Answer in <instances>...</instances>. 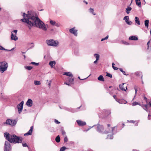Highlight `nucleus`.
Returning <instances> with one entry per match:
<instances>
[{
    "instance_id": "nucleus-1",
    "label": "nucleus",
    "mask_w": 151,
    "mask_h": 151,
    "mask_svg": "<svg viewBox=\"0 0 151 151\" xmlns=\"http://www.w3.org/2000/svg\"><path fill=\"white\" fill-rule=\"evenodd\" d=\"M22 16L23 18L21 21L26 23V25L29 29L33 26H35L44 31H46L47 29L44 23L39 19L35 12L33 11H28L26 14L23 13Z\"/></svg>"
},
{
    "instance_id": "nucleus-2",
    "label": "nucleus",
    "mask_w": 151,
    "mask_h": 151,
    "mask_svg": "<svg viewBox=\"0 0 151 151\" xmlns=\"http://www.w3.org/2000/svg\"><path fill=\"white\" fill-rule=\"evenodd\" d=\"M4 136L6 139L11 143H21L22 141V138H20L15 134L9 135L8 133L6 132L4 134Z\"/></svg>"
},
{
    "instance_id": "nucleus-3",
    "label": "nucleus",
    "mask_w": 151,
    "mask_h": 151,
    "mask_svg": "<svg viewBox=\"0 0 151 151\" xmlns=\"http://www.w3.org/2000/svg\"><path fill=\"white\" fill-rule=\"evenodd\" d=\"M8 65L5 61L0 62V72L3 73L7 70Z\"/></svg>"
},
{
    "instance_id": "nucleus-4",
    "label": "nucleus",
    "mask_w": 151,
    "mask_h": 151,
    "mask_svg": "<svg viewBox=\"0 0 151 151\" xmlns=\"http://www.w3.org/2000/svg\"><path fill=\"white\" fill-rule=\"evenodd\" d=\"M46 43L48 45L53 47H56L59 44V42L52 39L47 40L46 41Z\"/></svg>"
},
{
    "instance_id": "nucleus-5",
    "label": "nucleus",
    "mask_w": 151,
    "mask_h": 151,
    "mask_svg": "<svg viewBox=\"0 0 151 151\" xmlns=\"http://www.w3.org/2000/svg\"><path fill=\"white\" fill-rule=\"evenodd\" d=\"M109 128L108 129L105 130L104 131V127L102 125H101L99 124H98L97 125V131L99 132L102 133V134H108L109 133V131L108 130Z\"/></svg>"
},
{
    "instance_id": "nucleus-6",
    "label": "nucleus",
    "mask_w": 151,
    "mask_h": 151,
    "mask_svg": "<svg viewBox=\"0 0 151 151\" xmlns=\"http://www.w3.org/2000/svg\"><path fill=\"white\" fill-rule=\"evenodd\" d=\"M5 123L6 124L10 125L12 126H13L16 124L17 121L15 120L7 119Z\"/></svg>"
},
{
    "instance_id": "nucleus-7",
    "label": "nucleus",
    "mask_w": 151,
    "mask_h": 151,
    "mask_svg": "<svg viewBox=\"0 0 151 151\" xmlns=\"http://www.w3.org/2000/svg\"><path fill=\"white\" fill-rule=\"evenodd\" d=\"M11 150V145L8 141L5 142L4 151H10Z\"/></svg>"
},
{
    "instance_id": "nucleus-8",
    "label": "nucleus",
    "mask_w": 151,
    "mask_h": 151,
    "mask_svg": "<svg viewBox=\"0 0 151 151\" xmlns=\"http://www.w3.org/2000/svg\"><path fill=\"white\" fill-rule=\"evenodd\" d=\"M24 103V101H22L17 106V108L18 109L19 114H20L22 110Z\"/></svg>"
},
{
    "instance_id": "nucleus-9",
    "label": "nucleus",
    "mask_w": 151,
    "mask_h": 151,
    "mask_svg": "<svg viewBox=\"0 0 151 151\" xmlns=\"http://www.w3.org/2000/svg\"><path fill=\"white\" fill-rule=\"evenodd\" d=\"M50 24L52 25L58 27L61 26V24L60 23L56 22L51 20L50 21Z\"/></svg>"
},
{
    "instance_id": "nucleus-10",
    "label": "nucleus",
    "mask_w": 151,
    "mask_h": 151,
    "mask_svg": "<svg viewBox=\"0 0 151 151\" xmlns=\"http://www.w3.org/2000/svg\"><path fill=\"white\" fill-rule=\"evenodd\" d=\"M69 32L73 34L75 36H77V30L75 29V27L70 29Z\"/></svg>"
},
{
    "instance_id": "nucleus-11",
    "label": "nucleus",
    "mask_w": 151,
    "mask_h": 151,
    "mask_svg": "<svg viewBox=\"0 0 151 151\" xmlns=\"http://www.w3.org/2000/svg\"><path fill=\"white\" fill-rule=\"evenodd\" d=\"M120 88L122 91H126L127 89V86L125 83L119 85Z\"/></svg>"
},
{
    "instance_id": "nucleus-12",
    "label": "nucleus",
    "mask_w": 151,
    "mask_h": 151,
    "mask_svg": "<svg viewBox=\"0 0 151 151\" xmlns=\"http://www.w3.org/2000/svg\"><path fill=\"white\" fill-rule=\"evenodd\" d=\"M26 105L29 107H31L33 104V101L32 99H29L26 103Z\"/></svg>"
},
{
    "instance_id": "nucleus-13",
    "label": "nucleus",
    "mask_w": 151,
    "mask_h": 151,
    "mask_svg": "<svg viewBox=\"0 0 151 151\" xmlns=\"http://www.w3.org/2000/svg\"><path fill=\"white\" fill-rule=\"evenodd\" d=\"M11 36V39L12 40L16 41L18 39V37L17 36L16 34H14L12 32Z\"/></svg>"
},
{
    "instance_id": "nucleus-14",
    "label": "nucleus",
    "mask_w": 151,
    "mask_h": 151,
    "mask_svg": "<svg viewBox=\"0 0 151 151\" xmlns=\"http://www.w3.org/2000/svg\"><path fill=\"white\" fill-rule=\"evenodd\" d=\"M33 129V126H32L29 130V131H28L27 133L25 134H24V136H26L29 135H31L32 134V131Z\"/></svg>"
},
{
    "instance_id": "nucleus-15",
    "label": "nucleus",
    "mask_w": 151,
    "mask_h": 151,
    "mask_svg": "<svg viewBox=\"0 0 151 151\" xmlns=\"http://www.w3.org/2000/svg\"><path fill=\"white\" fill-rule=\"evenodd\" d=\"M76 122L80 126H83L86 124L85 122H83L80 120H77Z\"/></svg>"
},
{
    "instance_id": "nucleus-16",
    "label": "nucleus",
    "mask_w": 151,
    "mask_h": 151,
    "mask_svg": "<svg viewBox=\"0 0 151 151\" xmlns=\"http://www.w3.org/2000/svg\"><path fill=\"white\" fill-rule=\"evenodd\" d=\"M116 101L121 104H126L127 103L126 101L122 99H116Z\"/></svg>"
},
{
    "instance_id": "nucleus-17",
    "label": "nucleus",
    "mask_w": 151,
    "mask_h": 151,
    "mask_svg": "<svg viewBox=\"0 0 151 151\" xmlns=\"http://www.w3.org/2000/svg\"><path fill=\"white\" fill-rule=\"evenodd\" d=\"M116 128V127H114L112 128V134L110 136V137L109 138L111 139H113V135L114 133H115L116 132V131H114V129Z\"/></svg>"
},
{
    "instance_id": "nucleus-18",
    "label": "nucleus",
    "mask_w": 151,
    "mask_h": 151,
    "mask_svg": "<svg viewBox=\"0 0 151 151\" xmlns=\"http://www.w3.org/2000/svg\"><path fill=\"white\" fill-rule=\"evenodd\" d=\"M129 39V40H138V38L135 36H132L130 37Z\"/></svg>"
},
{
    "instance_id": "nucleus-19",
    "label": "nucleus",
    "mask_w": 151,
    "mask_h": 151,
    "mask_svg": "<svg viewBox=\"0 0 151 151\" xmlns=\"http://www.w3.org/2000/svg\"><path fill=\"white\" fill-rule=\"evenodd\" d=\"M63 75L70 77H72L73 75L71 72H64L63 73Z\"/></svg>"
},
{
    "instance_id": "nucleus-20",
    "label": "nucleus",
    "mask_w": 151,
    "mask_h": 151,
    "mask_svg": "<svg viewBox=\"0 0 151 151\" xmlns=\"http://www.w3.org/2000/svg\"><path fill=\"white\" fill-rule=\"evenodd\" d=\"M56 64L55 62V61H51L49 63V65L52 68Z\"/></svg>"
},
{
    "instance_id": "nucleus-21",
    "label": "nucleus",
    "mask_w": 151,
    "mask_h": 151,
    "mask_svg": "<svg viewBox=\"0 0 151 151\" xmlns=\"http://www.w3.org/2000/svg\"><path fill=\"white\" fill-rule=\"evenodd\" d=\"M135 22L138 25H140V23L139 20V18L137 17H135Z\"/></svg>"
},
{
    "instance_id": "nucleus-22",
    "label": "nucleus",
    "mask_w": 151,
    "mask_h": 151,
    "mask_svg": "<svg viewBox=\"0 0 151 151\" xmlns=\"http://www.w3.org/2000/svg\"><path fill=\"white\" fill-rule=\"evenodd\" d=\"M98 79L100 81H104V79L103 76L101 75H100L98 78Z\"/></svg>"
},
{
    "instance_id": "nucleus-23",
    "label": "nucleus",
    "mask_w": 151,
    "mask_h": 151,
    "mask_svg": "<svg viewBox=\"0 0 151 151\" xmlns=\"http://www.w3.org/2000/svg\"><path fill=\"white\" fill-rule=\"evenodd\" d=\"M149 23V21L148 19L146 20L145 21V27H146L147 28L148 27Z\"/></svg>"
},
{
    "instance_id": "nucleus-24",
    "label": "nucleus",
    "mask_w": 151,
    "mask_h": 151,
    "mask_svg": "<svg viewBox=\"0 0 151 151\" xmlns=\"http://www.w3.org/2000/svg\"><path fill=\"white\" fill-rule=\"evenodd\" d=\"M74 78H69L68 82L70 83L73 84L74 83Z\"/></svg>"
},
{
    "instance_id": "nucleus-25",
    "label": "nucleus",
    "mask_w": 151,
    "mask_h": 151,
    "mask_svg": "<svg viewBox=\"0 0 151 151\" xmlns=\"http://www.w3.org/2000/svg\"><path fill=\"white\" fill-rule=\"evenodd\" d=\"M132 10V8L129 6H127L126 9V12L127 14L129 13L130 11Z\"/></svg>"
},
{
    "instance_id": "nucleus-26",
    "label": "nucleus",
    "mask_w": 151,
    "mask_h": 151,
    "mask_svg": "<svg viewBox=\"0 0 151 151\" xmlns=\"http://www.w3.org/2000/svg\"><path fill=\"white\" fill-rule=\"evenodd\" d=\"M55 141L58 143L60 142V138L59 135H58L55 138Z\"/></svg>"
},
{
    "instance_id": "nucleus-27",
    "label": "nucleus",
    "mask_w": 151,
    "mask_h": 151,
    "mask_svg": "<svg viewBox=\"0 0 151 151\" xmlns=\"http://www.w3.org/2000/svg\"><path fill=\"white\" fill-rule=\"evenodd\" d=\"M25 69L28 70H30L32 68V67L30 66H25L24 67Z\"/></svg>"
},
{
    "instance_id": "nucleus-28",
    "label": "nucleus",
    "mask_w": 151,
    "mask_h": 151,
    "mask_svg": "<svg viewBox=\"0 0 151 151\" xmlns=\"http://www.w3.org/2000/svg\"><path fill=\"white\" fill-rule=\"evenodd\" d=\"M94 56L96 58V60H99V55L98 54H95L94 55Z\"/></svg>"
},
{
    "instance_id": "nucleus-29",
    "label": "nucleus",
    "mask_w": 151,
    "mask_h": 151,
    "mask_svg": "<svg viewBox=\"0 0 151 151\" xmlns=\"http://www.w3.org/2000/svg\"><path fill=\"white\" fill-rule=\"evenodd\" d=\"M140 1V0H135L136 4L139 7L141 6V2Z\"/></svg>"
},
{
    "instance_id": "nucleus-30",
    "label": "nucleus",
    "mask_w": 151,
    "mask_h": 151,
    "mask_svg": "<svg viewBox=\"0 0 151 151\" xmlns=\"http://www.w3.org/2000/svg\"><path fill=\"white\" fill-rule=\"evenodd\" d=\"M89 11L93 15H95L96 14L93 12L94 10L93 9L91 8L89 9Z\"/></svg>"
},
{
    "instance_id": "nucleus-31",
    "label": "nucleus",
    "mask_w": 151,
    "mask_h": 151,
    "mask_svg": "<svg viewBox=\"0 0 151 151\" xmlns=\"http://www.w3.org/2000/svg\"><path fill=\"white\" fill-rule=\"evenodd\" d=\"M34 84L35 85H40L41 83L39 81H34Z\"/></svg>"
},
{
    "instance_id": "nucleus-32",
    "label": "nucleus",
    "mask_w": 151,
    "mask_h": 151,
    "mask_svg": "<svg viewBox=\"0 0 151 151\" xmlns=\"http://www.w3.org/2000/svg\"><path fill=\"white\" fill-rule=\"evenodd\" d=\"M147 106V104H145L144 105V107L143 108V109L147 111H148Z\"/></svg>"
},
{
    "instance_id": "nucleus-33",
    "label": "nucleus",
    "mask_w": 151,
    "mask_h": 151,
    "mask_svg": "<svg viewBox=\"0 0 151 151\" xmlns=\"http://www.w3.org/2000/svg\"><path fill=\"white\" fill-rule=\"evenodd\" d=\"M129 19V17L128 16H125L124 18V20H125V22L128 21Z\"/></svg>"
},
{
    "instance_id": "nucleus-34",
    "label": "nucleus",
    "mask_w": 151,
    "mask_h": 151,
    "mask_svg": "<svg viewBox=\"0 0 151 151\" xmlns=\"http://www.w3.org/2000/svg\"><path fill=\"white\" fill-rule=\"evenodd\" d=\"M30 64L34 65L36 66H37L39 65V63H35L34 62H32Z\"/></svg>"
},
{
    "instance_id": "nucleus-35",
    "label": "nucleus",
    "mask_w": 151,
    "mask_h": 151,
    "mask_svg": "<svg viewBox=\"0 0 151 151\" xmlns=\"http://www.w3.org/2000/svg\"><path fill=\"white\" fill-rule=\"evenodd\" d=\"M66 149L65 147H63L61 148L60 151H64Z\"/></svg>"
},
{
    "instance_id": "nucleus-36",
    "label": "nucleus",
    "mask_w": 151,
    "mask_h": 151,
    "mask_svg": "<svg viewBox=\"0 0 151 151\" xmlns=\"http://www.w3.org/2000/svg\"><path fill=\"white\" fill-rule=\"evenodd\" d=\"M106 76H107L108 77H109L110 78H112V75L110 73H107V74H106Z\"/></svg>"
},
{
    "instance_id": "nucleus-37",
    "label": "nucleus",
    "mask_w": 151,
    "mask_h": 151,
    "mask_svg": "<svg viewBox=\"0 0 151 151\" xmlns=\"http://www.w3.org/2000/svg\"><path fill=\"white\" fill-rule=\"evenodd\" d=\"M137 105H139V103L136 102H134L132 103V106H134Z\"/></svg>"
},
{
    "instance_id": "nucleus-38",
    "label": "nucleus",
    "mask_w": 151,
    "mask_h": 151,
    "mask_svg": "<svg viewBox=\"0 0 151 151\" xmlns=\"http://www.w3.org/2000/svg\"><path fill=\"white\" fill-rule=\"evenodd\" d=\"M122 43L123 44L125 45H129V44L127 42H126L124 41H122Z\"/></svg>"
},
{
    "instance_id": "nucleus-39",
    "label": "nucleus",
    "mask_w": 151,
    "mask_h": 151,
    "mask_svg": "<svg viewBox=\"0 0 151 151\" xmlns=\"http://www.w3.org/2000/svg\"><path fill=\"white\" fill-rule=\"evenodd\" d=\"M127 24H129V25H131L132 24V22L131 21H127V22H126Z\"/></svg>"
},
{
    "instance_id": "nucleus-40",
    "label": "nucleus",
    "mask_w": 151,
    "mask_h": 151,
    "mask_svg": "<svg viewBox=\"0 0 151 151\" xmlns=\"http://www.w3.org/2000/svg\"><path fill=\"white\" fill-rule=\"evenodd\" d=\"M64 140L65 142H67L68 141V139L67 137H65L64 138Z\"/></svg>"
},
{
    "instance_id": "nucleus-41",
    "label": "nucleus",
    "mask_w": 151,
    "mask_h": 151,
    "mask_svg": "<svg viewBox=\"0 0 151 151\" xmlns=\"http://www.w3.org/2000/svg\"><path fill=\"white\" fill-rule=\"evenodd\" d=\"M134 89H135V96L134 97H135L136 96V95L137 94V88H134Z\"/></svg>"
},
{
    "instance_id": "nucleus-42",
    "label": "nucleus",
    "mask_w": 151,
    "mask_h": 151,
    "mask_svg": "<svg viewBox=\"0 0 151 151\" xmlns=\"http://www.w3.org/2000/svg\"><path fill=\"white\" fill-rule=\"evenodd\" d=\"M61 133H62V134L63 135H64L65 134V132L63 130H62Z\"/></svg>"
},
{
    "instance_id": "nucleus-43",
    "label": "nucleus",
    "mask_w": 151,
    "mask_h": 151,
    "mask_svg": "<svg viewBox=\"0 0 151 151\" xmlns=\"http://www.w3.org/2000/svg\"><path fill=\"white\" fill-rule=\"evenodd\" d=\"M55 122L57 124H58L60 123V122H58V121L56 119H55Z\"/></svg>"
},
{
    "instance_id": "nucleus-44",
    "label": "nucleus",
    "mask_w": 151,
    "mask_h": 151,
    "mask_svg": "<svg viewBox=\"0 0 151 151\" xmlns=\"http://www.w3.org/2000/svg\"><path fill=\"white\" fill-rule=\"evenodd\" d=\"M22 146L23 147H28V146L26 143H23Z\"/></svg>"
},
{
    "instance_id": "nucleus-45",
    "label": "nucleus",
    "mask_w": 151,
    "mask_h": 151,
    "mask_svg": "<svg viewBox=\"0 0 151 151\" xmlns=\"http://www.w3.org/2000/svg\"><path fill=\"white\" fill-rule=\"evenodd\" d=\"M17 30H13L12 32V33L13 32H14L15 33V34H16V35H17Z\"/></svg>"
},
{
    "instance_id": "nucleus-46",
    "label": "nucleus",
    "mask_w": 151,
    "mask_h": 151,
    "mask_svg": "<svg viewBox=\"0 0 151 151\" xmlns=\"http://www.w3.org/2000/svg\"><path fill=\"white\" fill-rule=\"evenodd\" d=\"M123 74L124 75H126V76H128L129 75V74H126L125 73V71H123L122 72Z\"/></svg>"
},
{
    "instance_id": "nucleus-47",
    "label": "nucleus",
    "mask_w": 151,
    "mask_h": 151,
    "mask_svg": "<svg viewBox=\"0 0 151 151\" xmlns=\"http://www.w3.org/2000/svg\"><path fill=\"white\" fill-rule=\"evenodd\" d=\"M0 50H5V49L2 46L0 45Z\"/></svg>"
},
{
    "instance_id": "nucleus-48",
    "label": "nucleus",
    "mask_w": 151,
    "mask_h": 151,
    "mask_svg": "<svg viewBox=\"0 0 151 151\" xmlns=\"http://www.w3.org/2000/svg\"><path fill=\"white\" fill-rule=\"evenodd\" d=\"M64 84L68 86H70V83H69V82L68 83L65 82L64 83Z\"/></svg>"
},
{
    "instance_id": "nucleus-49",
    "label": "nucleus",
    "mask_w": 151,
    "mask_h": 151,
    "mask_svg": "<svg viewBox=\"0 0 151 151\" xmlns=\"http://www.w3.org/2000/svg\"><path fill=\"white\" fill-rule=\"evenodd\" d=\"M151 116V114H149L148 116V119L149 120H150V117Z\"/></svg>"
},
{
    "instance_id": "nucleus-50",
    "label": "nucleus",
    "mask_w": 151,
    "mask_h": 151,
    "mask_svg": "<svg viewBox=\"0 0 151 151\" xmlns=\"http://www.w3.org/2000/svg\"><path fill=\"white\" fill-rule=\"evenodd\" d=\"M113 69L114 70H117L118 69V68H117V67H113Z\"/></svg>"
},
{
    "instance_id": "nucleus-51",
    "label": "nucleus",
    "mask_w": 151,
    "mask_h": 151,
    "mask_svg": "<svg viewBox=\"0 0 151 151\" xmlns=\"http://www.w3.org/2000/svg\"><path fill=\"white\" fill-rule=\"evenodd\" d=\"M14 48H13L11 50H7V49H5V50H5L6 51H11V50H13Z\"/></svg>"
},
{
    "instance_id": "nucleus-52",
    "label": "nucleus",
    "mask_w": 151,
    "mask_h": 151,
    "mask_svg": "<svg viewBox=\"0 0 151 151\" xmlns=\"http://www.w3.org/2000/svg\"><path fill=\"white\" fill-rule=\"evenodd\" d=\"M109 37V36L108 35H107V36L104 38H105V40H107L108 39Z\"/></svg>"
},
{
    "instance_id": "nucleus-53",
    "label": "nucleus",
    "mask_w": 151,
    "mask_h": 151,
    "mask_svg": "<svg viewBox=\"0 0 151 151\" xmlns=\"http://www.w3.org/2000/svg\"><path fill=\"white\" fill-rule=\"evenodd\" d=\"M113 97L115 99V100H116V99H116V96H115V95H114L113 96Z\"/></svg>"
},
{
    "instance_id": "nucleus-54",
    "label": "nucleus",
    "mask_w": 151,
    "mask_h": 151,
    "mask_svg": "<svg viewBox=\"0 0 151 151\" xmlns=\"http://www.w3.org/2000/svg\"><path fill=\"white\" fill-rule=\"evenodd\" d=\"M98 60H96L95 61H94V63H95V64H96V63H97V61Z\"/></svg>"
},
{
    "instance_id": "nucleus-55",
    "label": "nucleus",
    "mask_w": 151,
    "mask_h": 151,
    "mask_svg": "<svg viewBox=\"0 0 151 151\" xmlns=\"http://www.w3.org/2000/svg\"><path fill=\"white\" fill-rule=\"evenodd\" d=\"M119 69L120 70L121 72H122V71H123V70H122V68H119Z\"/></svg>"
},
{
    "instance_id": "nucleus-56",
    "label": "nucleus",
    "mask_w": 151,
    "mask_h": 151,
    "mask_svg": "<svg viewBox=\"0 0 151 151\" xmlns=\"http://www.w3.org/2000/svg\"><path fill=\"white\" fill-rule=\"evenodd\" d=\"M78 78L79 79H80V80H84V79H86V78H84V79H80V77H79H79H78Z\"/></svg>"
},
{
    "instance_id": "nucleus-57",
    "label": "nucleus",
    "mask_w": 151,
    "mask_h": 151,
    "mask_svg": "<svg viewBox=\"0 0 151 151\" xmlns=\"http://www.w3.org/2000/svg\"><path fill=\"white\" fill-rule=\"evenodd\" d=\"M83 2H85L86 4H88L87 2L85 1H84Z\"/></svg>"
},
{
    "instance_id": "nucleus-58",
    "label": "nucleus",
    "mask_w": 151,
    "mask_h": 151,
    "mask_svg": "<svg viewBox=\"0 0 151 151\" xmlns=\"http://www.w3.org/2000/svg\"><path fill=\"white\" fill-rule=\"evenodd\" d=\"M105 40V38H102V39H101V41H104V40Z\"/></svg>"
},
{
    "instance_id": "nucleus-59",
    "label": "nucleus",
    "mask_w": 151,
    "mask_h": 151,
    "mask_svg": "<svg viewBox=\"0 0 151 151\" xmlns=\"http://www.w3.org/2000/svg\"><path fill=\"white\" fill-rule=\"evenodd\" d=\"M149 104H150V106L151 107V101L149 102Z\"/></svg>"
},
{
    "instance_id": "nucleus-60",
    "label": "nucleus",
    "mask_w": 151,
    "mask_h": 151,
    "mask_svg": "<svg viewBox=\"0 0 151 151\" xmlns=\"http://www.w3.org/2000/svg\"><path fill=\"white\" fill-rule=\"evenodd\" d=\"M50 84H51V83H49L48 84V85L49 86V87H50Z\"/></svg>"
},
{
    "instance_id": "nucleus-61",
    "label": "nucleus",
    "mask_w": 151,
    "mask_h": 151,
    "mask_svg": "<svg viewBox=\"0 0 151 151\" xmlns=\"http://www.w3.org/2000/svg\"><path fill=\"white\" fill-rule=\"evenodd\" d=\"M107 126L108 127H109L110 126V124H107Z\"/></svg>"
},
{
    "instance_id": "nucleus-62",
    "label": "nucleus",
    "mask_w": 151,
    "mask_h": 151,
    "mask_svg": "<svg viewBox=\"0 0 151 151\" xmlns=\"http://www.w3.org/2000/svg\"><path fill=\"white\" fill-rule=\"evenodd\" d=\"M114 65H115L114 63H112V66H114Z\"/></svg>"
},
{
    "instance_id": "nucleus-63",
    "label": "nucleus",
    "mask_w": 151,
    "mask_h": 151,
    "mask_svg": "<svg viewBox=\"0 0 151 151\" xmlns=\"http://www.w3.org/2000/svg\"><path fill=\"white\" fill-rule=\"evenodd\" d=\"M149 43H150V41H149V42L147 43V45H149Z\"/></svg>"
},
{
    "instance_id": "nucleus-64",
    "label": "nucleus",
    "mask_w": 151,
    "mask_h": 151,
    "mask_svg": "<svg viewBox=\"0 0 151 151\" xmlns=\"http://www.w3.org/2000/svg\"><path fill=\"white\" fill-rule=\"evenodd\" d=\"M109 135H107V139H108V138H109Z\"/></svg>"
}]
</instances>
